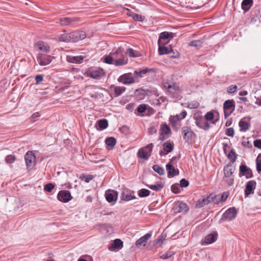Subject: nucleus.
Listing matches in <instances>:
<instances>
[{"label":"nucleus","mask_w":261,"mask_h":261,"mask_svg":"<svg viewBox=\"0 0 261 261\" xmlns=\"http://www.w3.org/2000/svg\"><path fill=\"white\" fill-rule=\"evenodd\" d=\"M113 61L115 65H124L127 64L128 61V57L126 51H123L121 48L113 49L108 56L104 57V62L106 64H112Z\"/></svg>","instance_id":"1"},{"label":"nucleus","mask_w":261,"mask_h":261,"mask_svg":"<svg viewBox=\"0 0 261 261\" xmlns=\"http://www.w3.org/2000/svg\"><path fill=\"white\" fill-rule=\"evenodd\" d=\"M163 86L165 89L173 96L177 97L181 90L176 83L173 82H164Z\"/></svg>","instance_id":"2"},{"label":"nucleus","mask_w":261,"mask_h":261,"mask_svg":"<svg viewBox=\"0 0 261 261\" xmlns=\"http://www.w3.org/2000/svg\"><path fill=\"white\" fill-rule=\"evenodd\" d=\"M153 147V144L150 143L146 146L141 148L138 151L137 155L140 159L148 160L151 154Z\"/></svg>","instance_id":"3"},{"label":"nucleus","mask_w":261,"mask_h":261,"mask_svg":"<svg viewBox=\"0 0 261 261\" xmlns=\"http://www.w3.org/2000/svg\"><path fill=\"white\" fill-rule=\"evenodd\" d=\"M24 159L27 169L30 170L33 169L36 164L35 153L33 151H29L25 153Z\"/></svg>","instance_id":"4"},{"label":"nucleus","mask_w":261,"mask_h":261,"mask_svg":"<svg viewBox=\"0 0 261 261\" xmlns=\"http://www.w3.org/2000/svg\"><path fill=\"white\" fill-rule=\"evenodd\" d=\"M34 48L37 55L48 54L50 51V47L45 42L39 41L34 44Z\"/></svg>","instance_id":"5"},{"label":"nucleus","mask_w":261,"mask_h":261,"mask_svg":"<svg viewBox=\"0 0 261 261\" xmlns=\"http://www.w3.org/2000/svg\"><path fill=\"white\" fill-rule=\"evenodd\" d=\"M175 36V34L172 32H162L159 37L158 44H166L169 40L172 39Z\"/></svg>","instance_id":"6"},{"label":"nucleus","mask_w":261,"mask_h":261,"mask_svg":"<svg viewBox=\"0 0 261 261\" xmlns=\"http://www.w3.org/2000/svg\"><path fill=\"white\" fill-rule=\"evenodd\" d=\"M223 109L225 117L227 118L235 109L234 100L233 99L226 100L223 104Z\"/></svg>","instance_id":"7"},{"label":"nucleus","mask_w":261,"mask_h":261,"mask_svg":"<svg viewBox=\"0 0 261 261\" xmlns=\"http://www.w3.org/2000/svg\"><path fill=\"white\" fill-rule=\"evenodd\" d=\"M194 118L195 120V124L199 128L207 130L210 128L208 122L202 116H194Z\"/></svg>","instance_id":"8"},{"label":"nucleus","mask_w":261,"mask_h":261,"mask_svg":"<svg viewBox=\"0 0 261 261\" xmlns=\"http://www.w3.org/2000/svg\"><path fill=\"white\" fill-rule=\"evenodd\" d=\"M239 176L241 177L245 176L247 179L252 178L253 176L252 170L245 164H241L239 167Z\"/></svg>","instance_id":"9"},{"label":"nucleus","mask_w":261,"mask_h":261,"mask_svg":"<svg viewBox=\"0 0 261 261\" xmlns=\"http://www.w3.org/2000/svg\"><path fill=\"white\" fill-rule=\"evenodd\" d=\"M46 54L39 55L37 56V60L40 65H47L50 64L53 60L54 57Z\"/></svg>","instance_id":"10"},{"label":"nucleus","mask_w":261,"mask_h":261,"mask_svg":"<svg viewBox=\"0 0 261 261\" xmlns=\"http://www.w3.org/2000/svg\"><path fill=\"white\" fill-rule=\"evenodd\" d=\"M173 210L175 213L187 212L189 210V207L186 203L178 201L174 203Z\"/></svg>","instance_id":"11"},{"label":"nucleus","mask_w":261,"mask_h":261,"mask_svg":"<svg viewBox=\"0 0 261 261\" xmlns=\"http://www.w3.org/2000/svg\"><path fill=\"white\" fill-rule=\"evenodd\" d=\"M70 192L67 190L60 191L58 194V199L63 202H67L72 199Z\"/></svg>","instance_id":"12"},{"label":"nucleus","mask_w":261,"mask_h":261,"mask_svg":"<svg viewBox=\"0 0 261 261\" xmlns=\"http://www.w3.org/2000/svg\"><path fill=\"white\" fill-rule=\"evenodd\" d=\"M181 132L184 139L187 142L195 135L194 132L188 126L182 127L181 128Z\"/></svg>","instance_id":"13"},{"label":"nucleus","mask_w":261,"mask_h":261,"mask_svg":"<svg viewBox=\"0 0 261 261\" xmlns=\"http://www.w3.org/2000/svg\"><path fill=\"white\" fill-rule=\"evenodd\" d=\"M237 213L238 212L234 207H230L223 214V219L227 221H231L236 217Z\"/></svg>","instance_id":"14"},{"label":"nucleus","mask_w":261,"mask_h":261,"mask_svg":"<svg viewBox=\"0 0 261 261\" xmlns=\"http://www.w3.org/2000/svg\"><path fill=\"white\" fill-rule=\"evenodd\" d=\"M105 197L108 202L114 204L117 199L118 192L114 190H107L105 193Z\"/></svg>","instance_id":"15"},{"label":"nucleus","mask_w":261,"mask_h":261,"mask_svg":"<svg viewBox=\"0 0 261 261\" xmlns=\"http://www.w3.org/2000/svg\"><path fill=\"white\" fill-rule=\"evenodd\" d=\"M71 42H77L86 37V33L83 31H76L69 33Z\"/></svg>","instance_id":"16"},{"label":"nucleus","mask_w":261,"mask_h":261,"mask_svg":"<svg viewBox=\"0 0 261 261\" xmlns=\"http://www.w3.org/2000/svg\"><path fill=\"white\" fill-rule=\"evenodd\" d=\"M210 195L209 196L203 198L202 199H199L196 204V208H200L206 205H207L211 200L214 201L215 198L218 197V196H215L212 197Z\"/></svg>","instance_id":"17"},{"label":"nucleus","mask_w":261,"mask_h":261,"mask_svg":"<svg viewBox=\"0 0 261 261\" xmlns=\"http://www.w3.org/2000/svg\"><path fill=\"white\" fill-rule=\"evenodd\" d=\"M256 182L255 180H250L246 183L245 189V194L246 196H248L250 194L254 193V190L255 189Z\"/></svg>","instance_id":"18"},{"label":"nucleus","mask_w":261,"mask_h":261,"mask_svg":"<svg viewBox=\"0 0 261 261\" xmlns=\"http://www.w3.org/2000/svg\"><path fill=\"white\" fill-rule=\"evenodd\" d=\"M86 57L83 55L76 56H67L66 57V60L69 63L79 64L82 63L83 60Z\"/></svg>","instance_id":"19"},{"label":"nucleus","mask_w":261,"mask_h":261,"mask_svg":"<svg viewBox=\"0 0 261 261\" xmlns=\"http://www.w3.org/2000/svg\"><path fill=\"white\" fill-rule=\"evenodd\" d=\"M151 233H147L144 236L141 237L136 242V246L137 248H140L141 246H145L148 240L151 238Z\"/></svg>","instance_id":"20"},{"label":"nucleus","mask_w":261,"mask_h":261,"mask_svg":"<svg viewBox=\"0 0 261 261\" xmlns=\"http://www.w3.org/2000/svg\"><path fill=\"white\" fill-rule=\"evenodd\" d=\"M118 81L125 85H129L134 83V80L131 73H126L120 76Z\"/></svg>","instance_id":"21"},{"label":"nucleus","mask_w":261,"mask_h":261,"mask_svg":"<svg viewBox=\"0 0 261 261\" xmlns=\"http://www.w3.org/2000/svg\"><path fill=\"white\" fill-rule=\"evenodd\" d=\"M105 74V72L102 68H99L96 70H93L89 72L88 75L91 78L100 79Z\"/></svg>","instance_id":"22"},{"label":"nucleus","mask_w":261,"mask_h":261,"mask_svg":"<svg viewBox=\"0 0 261 261\" xmlns=\"http://www.w3.org/2000/svg\"><path fill=\"white\" fill-rule=\"evenodd\" d=\"M235 168L230 165H227L224 167V175L225 177H230L233 176Z\"/></svg>","instance_id":"23"},{"label":"nucleus","mask_w":261,"mask_h":261,"mask_svg":"<svg viewBox=\"0 0 261 261\" xmlns=\"http://www.w3.org/2000/svg\"><path fill=\"white\" fill-rule=\"evenodd\" d=\"M217 239V236L215 234L211 233L207 235L202 242V245H208L213 243Z\"/></svg>","instance_id":"24"},{"label":"nucleus","mask_w":261,"mask_h":261,"mask_svg":"<svg viewBox=\"0 0 261 261\" xmlns=\"http://www.w3.org/2000/svg\"><path fill=\"white\" fill-rule=\"evenodd\" d=\"M126 54L129 58H137L141 56V54L136 50H135L131 48H128L125 50Z\"/></svg>","instance_id":"25"},{"label":"nucleus","mask_w":261,"mask_h":261,"mask_svg":"<svg viewBox=\"0 0 261 261\" xmlns=\"http://www.w3.org/2000/svg\"><path fill=\"white\" fill-rule=\"evenodd\" d=\"M149 72H152L154 73L155 70L153 68H150V69L146 68V69L141 70L140 71H135L134 73V75L137 78H140V77H143L142 74H146Z\"/></svg>","instance_id":"26"},{"label":"nucleus","mask_w":261,"mask_h":261,"mask_svg":"<svg viewBox=\"0 0 261 261\" xmlns=\"http://www.w3.org/2000/svg\"><path fill=\"white\" fill-rule=\"evenodd\" d=\"M121 195L122 199L125 201H129L136 198L135 196L132 195L130 192L127 190L124 191Z\"/></svg>","instance_id":"27"},{"label":"nucleus","mask_w":261,"mask_h":261,"mask_svg":"<svg viewBox=\"0 0 261 261\" xmlns=\"http://www.w3.org/2000/svg\"><path fill=\"white\" fill-rule=\"evenodd\" d=\"M108 149H111L114 147L116 143V140L114 137H109L105 140Z\"/></svg>","instance_id":"28"},{"label":"nucleus","mask_w":261,"mask_h":261,"mask_svg":"<svg viewBox=\"0 0 261 261\" xmlns=\"http://www.w3.org/2000/svg\"><path fill=\"white\" fill-rule=\"evenodd\" d=\"M164 150L166 152L165 154L171 152L174 148V144L169 141H167L163 144Z\"/></svg>","instance_id":"29"},{"label":"nucleus","mask_w":261,"mask_h":261,"mask_svg":"<svg viewBox=\"0 0 261 261\" xmlns=\"http://www.w3.org/2000/svg\"><path fill=\"white\" fill-rule=\"evenodd\" d=\"M252 4V0H243L242 3V8L245 11V12H247L250 9Z\"/></svg>","instance_id":"30"},{"label":"nucleus","mask_w":261,"mask_h":261,"mask_svg":"<svg viewBox=\"0 0 261 261\" xmlns=\"http://www.w3.org/2000/svg\"><path fill=\"white\" fill-rule=\"evenodd\" d=\"M239 125L241 132H246L250 127V124L247 122L244 121L243 119L240 121Z\"/></svg>","instance_id":"31"},{"label":"nucleus","mask_w":261,"mask_h":261,"mask_svg":"<svg viewBox=\"0 0 261 261\" xmlns=\"http://www.w3.org/2000/svg\"><path fill=\"white\" fill-rule=\"evenodd\" d=\"M166 169L168 172V177H170L175 175V169L170 163L167 164Z\"/></svg>","instance_id":"32"},{"label":"nucleus","mask_w":261,"mask_h":261,"mask_svg":"<svg viewBox=\"0 0 261 261\" xmlns=\"http://www.w3.org/2000/svg\"><path fill=\"white\" fill-rule=\"evenodd\" d=\"M147 187L152 190L159 191L163 188L164 185L161 182H157L155 185H147Z\"/></svg>","instance_id":"33"},{"label":"nucleus","mask_w":261,"mask_h":261,"mask_svg":"<svg viewBox=\"0 0 261 261\" xmlns=\"http://www.w3.org/2000/svg\"><path fill=\"white\" fill-rule=\"evenodd\" d=\"M122 247L123 242L119 239H115L111 246V247L114 249H121Z\"/></svg>","instance_id":"34"},{"label":"nucleus","mask_w":261,"mask_h":261,"mask_svg":"<svg viewBox=\"0 0 261 261\" xmlns=\"http://www.w3.org/2000/svg\"><path fill=\"white\" fill-rule=\"evenodd\" d=\"M61 25H69L72 24L74 21V19L69 17H64L60 18Z\"/></svg>","instance_id":"35"},{"label":"nucleus","mask_w":261,"mask_h":261,"mask_svg":"<svg viewBox=\"0 0 261 261\" xmlns=\"http://www.w3.org/2000/svg\"><path fill=\"white\" fill-rule=\"evenodd\" d=\"M161 136L168 135L171 132V129H170L169 126L166 124H164L161 125Z\"/></svg>","instance_id":"36"},{"label":"nucleus","mask_w":261,"mask_h":261,"mask_svg":"<svg viewBox=\"0 0 261 261\" xmlns=\"http://www.w3.org/2000/svg\"><path fill=\"white\" fill-rule=\"evenodd\" d=\"M97 123L101 129H106L108 126V121L106 119H100L98 121Z\"/></svg>","instance_id":"37"},{"label":"nucleus","mask_w":261,"mask_h":261,"mask_svg":"<svg viewBox=\"0 0 261 261\" xmlns=\"http://www.w3.org/2000/svg\"><path fill=\"white\" fill-rule=\"evenodd\" d=\"M165 44L159 45V53L160 55H165L169 53V51L167 47L164 46Z\"/></svg>","instance_id":"38"},{"label":"nucleus","mask_w":261,"mask_h":261,"mask_svg":"<svg viewBox=\"0 0 261 261\" xmlns=\"http://www.w3.org/2000/svg\"><path fill=\"white\" fill-rule=\"evenodd\" d=\"M126 90L124 87H115L114 88V93L116 96L121 95Z\"/></svg>","instance_id":"39"},{"label":"nucleus","mask_w":261,"mask_h":261,"mask_svg":"<svg viewBox=\"0 0 261 261\" xmlns=\"http://www.w3.org/2000/svg\"><path fill=\"white\" fill-rule=\"evenodd\" d=\"M203 42L201 40H197L191 41L189 43V45L191 46L195 47L197 48H199L202 46Z\"/></svg>","instance_id":"40"},{"label":"nucleus","mask_w":261,"mask_h":261,"mask_svg":"<svg viewBox=\"0 0 261 261\" xmlns=\"http://www.w3.org/2000/svg\"><path fill=\"white\" fill-rule=\"evenodd\" d=\"M59 41L65 42H71L69 34H63L59 38Z\"/></svg>","instance_id":"41"},{"label":"nucleus","mask_w":261,"mask_h":261,"mask_svg":"<svg viewBox=\"0 0 261 261\" xmlns=\"http://www.w3.org/2000/svg\"><path fill=\"white\" fill-rule=\"evenodd\" d=\"M256 170L259 174L261 173V153H259L256 159Z\"/></svg>","instance_id":"42"},{"label":"nucleus","mask_w":261,"mask_h":261,"mask_svg":"<svg viewBox=\"0 0 261 261\" xmlns=\"http://www.w3.org/2000/svg\"><path fill=\"white\" fill-rule=\"evenodd\" d=\"M227 156H228V158L231 161V162L232 163H233L234 162H236V159L237 157V154H236L235 151L233 149H232L230 150V152L228 153Z\"/></svg>","instance_id":"43"},{"label":"nucleus","mask_w":261,"mask_h":261,"mask_svg":"<svg viewBox=\"0 0 261 261\" xmlns=\"http://www.w3.org/2000/svg\"><path fill=\"white\" fill-rule=\"evenodd\" d=\"M150 192L146 189H142L139 191L138 195L140 197H145L149 195Z\"/></svg>","instance_id":"44"},{"label":"nucleus","mask_w":261,"mask_h":261,"mask_svg":"<svg viewBox=\"0 0 261 261\" xmlns=\"http://www.w3.org/2000/svg\"><path fill=\"white\" fill-rule=\"evenodd\" d=\"M152 168L154 171L157 172L160 175H163L164 174V169L158 165H154L153 166Z\"/></svg>","instance_id":"45"},{"label":"nucleus","mask_w":261,"mask_h":261,"mask_svg":"<svg viewBox=\"0 0 261 261\" xmlns=\"http://www.w3.org/2000/svg\"><path fill=\"white\" fill-rule=\"evenodd\" d=\"M171 191L175 194H178L180 192V186L178 184H175L171 186Z\"/></svg>","instance_id":"46"},{"label":"nucleus","mask_w":261,"mask_h":261,"mask_svg":"<svg viewBox=\"0 0 261 261\" xmlns=\"http://www.w3.org/2000/svg\"><path fill=\"white\" fill-rule=\"evenodd\" d=\"M238 87L236 85H230L227 88V91L229 94H233L237 92Z\"/></svg>","instance_id":"47"},{"label":"nucleus","mask_w":261,"mask_h":261,"mask_svg":"<svg viewBox=\"0 0 261 261\" xmlns=\"http://www.w3.org/2000/svg\"><path fill=\"white\" fill-rule=\"evenodd\" d=\"M147 106L146 104L140 105L137 108V112L140 113L144 112L147 109Z\"/></svg>","instance_id":"48"},{"label":"nucleus","mask_w":261,"mask_h":261,"mask_svg":"<svg viewBox=\"0 0 261 261\" xmlns=\"http://www.w3.org/2000/svg\"><path fill=\"white\" fill-rule=\"evenodd\" d=\"M55 188V185L52 183L47 184L44 186V189L45 191L50 192Z\"/></svg>","instance_id":"49"},{"label":"nucleus","mask_w":261,"mask_h":261,"mask_svg":"<svg viewBox=\"0 0 261 261\" xmlns=\"http://www.w3.org/2000/svg\"><path fill=\"white\" fill-rule=\"evenodd\" d=\"M15 160V158L12 155H8L6 157L5 161L7 164H12Z\"/></svg>","instance_id":"50"},{"label":"nucleus","mask_w":261,"mask_h":261,"mask_svg":"<svg viewBox=\"0 0 261 261\" xmlns=\"http://www.w3.org/2000/svg\"><path fill=\"white\" fill-rule=\"evenodd\" d=\"M228 195H229V193L228 192H223L221 194L220 201L219 202H217L216 203L217 204H219L220 202H224L225 201H226V200L228 198Z\"/></svg>","instance_id":"51"},{"label":"nucleus","mask_w":261,"mask_h":261,"mask_svg":"<svg viewBox=\"0 0 261 261\" xmlns=\"http://www.w3.org/2000/svg\"><path fill=\"white\" fill-rule=\"evenodd\" d=\"M173 254H174V253L172 251H169L167 252H166V253L161 255L160 257L162 259H166L171 257Z\"/></svg>","instance_id":"52"},{"label":"nucleus","mask_w":261,"mask_h":261,"mask_svg":"<svg viewBox=\"0 0 261 261\" xmlns=\"http://www.w3.org/2000/svg\"><path fill=\"white\" fill-rule=\"evenodd\" d=\"M225 134L227 136H229V137H233L234 134V132L233 128L232 127L227 128L226 130Z\"/></svg>","instance_id":"53"},{"label":"nucleus","mask_w":261,"mask_h":261,"mask_svg":"<svg viewBox=\"0 0 261 261\" xmlns=\"http://www.w3.org/2000/svg\"><path fill=\"white\" fill-rule=\"evenodd\" d=\"M93 176L92 175H82L80 177V178L82 180H84L86 182H89L91 180H92Z\"/></svg>","instance_id":"54"},{"label":"nucleus","mask_w":261,"mask_h":261,"mask_svg":"<svg viewBox=\"0 0 261 261\" xmlns=\"http://www.w3.org/2000/svg\"><path fill=\"white\" fill-rule=\"evenodd\" d=\"M189 182L187 180H186L185 178H182L180 181L179 186H180V187L186 188L189 186Z\"/></svg>","instance_id":"55"},{"label":"nucleus","mask_w":261,"mask_h":261,"mask_svg":"<svg viewBox=\"0 0 261 261\" xmlns=\"http://www.w3.org/2000/svg\"><path fill=\"white\" fill-rule=\"evenodd\" d=\"M132 17L134 20L136 21H142L144 19V18L140 15L137 14H134L132 15Z\"/></svg>","instance_id":"56"},{"label":"nucleus","mask_w":261,"mask_h":261,"mask_svg":"<svg viewBox=\"0 0 261 261\" xmlns=\"http://www.w3.org/2000/svg\"><path fill=\"white\" fill-rule=\"evenodd\" d=\"M206 121L212 120L214 118V114L212 112H207L205 115V117H204Z\"/></svg>","instance_id":"57"},{"label":"nucleus","mask_w":261,"mask_h":261,"mask_svg":"<svg viewBox=\"0 0 261 261\" xmlns=\"http://www.w3.org/2000/svg\"><path fill=\"white\" fill-rule=\"evenodd\" d=\"M187 116V112L186 111L181 112L179 114L176 115V117L178 120L184 119Z\"/></svg>","instance_id":"58"},{"label":"nucleus","mask_w":261,"mask_h":261,"mask_svg":"<svg viewBox=\"0 0 261 261\" xmlns=\"http://www.w3.org/2000/svg\"><path fill=\"white\" fill-rule=\"evenodd\" d=\"M43 75L39 74L37 75L35 77L36 83V84H39L41 82L43 81Z\"/></svg>","instance_id":"59"},{"label":"nucleus","mask_w":261,"mask_h":261,"mask_svg":"<svg viewBox=\"0 0 261 261\" xmlns=\"http://www.w3.org/2000/svg\"><path fill=\"white\" fill-rule=\"evenodd\" d=\"M227 179L226 180V182L227 184L229 186H232L234 183V178L233 176H231L230 177H227Z\"/></svg>","instance_id":"60"},{"label":"nucleus","mask_w":261,"mask_h":261,"mask_svg":"<svg viewBox=\"0 0 261 261\" xmlns=\"http://www.w3.org/2000/svg\"><path fill=\"white\" fill-rule=\"evenodd\" d=\"M253 144L255 147L261 149V140L257 139L254 141Z\"/></svg>","instance_id":"61"},{"label":"nucleus","mask_w":261,"mask_h":261,"mask_svg":"<svg viewBox=\"0 0 261 261\" xmlns=\"http://www.w3.org/2000/svg\"><path fill=\"white\" fill-rule=\"evenodd\" d=\"M40 115L38 112H36L32 115V118L33 119H36V118H38L39 117H40Z\"/></svg>","instance_id":"62"},{"label":"nucleus","mask_w":261,"mask_h":261,"mask_svg":"<svg viewBox=\"0 0 261 261\" xmlns=\"http://www.w3.org/2000/svg\"><path fill=\"white\" fill-rule=\"evenodd\" d=\"M93 198L91 196H88L86 197V202H91L92 201Z\"/></svg>","instance_id":"63"},{"label":"nucleus","mask_w":261,"mask_h":261,"mask_svg":"<svg viewBox=\"0 0 261 261\" xmlns=\"http://www.w3.org/2000/svg\"><path fill=\"white\" fill-rule=\"evenodd\" d=\"M247 94H248L247 91H242L240 92L239 95H240V96H244V95H246Z\"/></svg>","instance_id":"64"}]
</instances>
